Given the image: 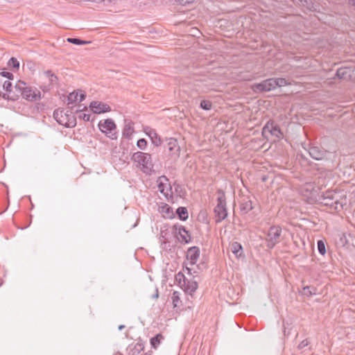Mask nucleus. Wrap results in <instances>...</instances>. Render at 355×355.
<instances>
[{
	"mask_svg": "<svg viewBox=\"0 0 355 355\" xmlns=\"http://www.w3.org/2000/svg\"><path fill=\"white\" fill-rule=\"evenodd\" d=\"M15 93L9 96L10 101H16L19 96L29 101H36L40 98V91L33 89L21 80H19L15 85Z\"/></svg>",
	"mask_w": 355,
	"mask_h": 355,
	"instance_id": "obj_1",
	"label": "nucleus"
},
{
	"mask_svg": "<svg viewBox=\"0 0 355 355\" xmlns=\"http://www.w3.org/2000/svg\"><path fill=\"white\" fill-rule=\"evenodd\" d=\"M341 196L333 190H327L318 195V202L320 205L326 206L331 211H339L343 209V203L340 202Z\"/></svg>",
	"mask_w": 355,
	"mask_h": 355,
	"instance_id": "obj_2",
	"label": "nucleus"
},
{
	"mask_svg": "<svg viewBox=\"0 0 355 355\" xmlns=\"http://www.w3.org/2000/svg\"><path fill=\"white\" fill-rule=\"evenodd\" d=\"M217 205L214 208L215 220L218 223L225 220L227 216V211L226 208V198L225 192L219 189L216 192Z\"/></svg>",
	"mask_w": 355,
	"mask_h": 355,
	"instance_id": "obj_3",
	"label": "nucleus"
},
{
	"mask_svg": "<svg viewBox=\"0 0 355 355\" xmlns=\"http://www.w3.org/2000/svg\"><path fill=\"white\" fill-rule=\"evenodd\" d=\"M132 159L141 167L144 173L151 171L153 168L151 155L149 153L138 151L132 155Z\"/></svg>",
	"mask_w": 355,
	"mask_h": 355,
	"instance_id": "obj_4",
	"label": "nucleus"
},
{
	"mask_svg": "<svg viewBox=\"0 0 355 355\" xmlns=\"http://www.w3.org/2000/svg\"><path fill=\"white\" fill-rule=\"evenodd\" d=\"M282 228L278 225L271 226L267 233L266 246L272 249L276 244L281 241Z\"/></svg>",
	"mask_w": 355,
	"mask_h": 355,
	"instance_id": "obj_5",
	"label": "nucleus"
},
{
	"mask_svg": "<svg viewBox=\"0 0 355 355\" xmlns=\"http://www.w3.org/2000/svg\"><path fill=\"white\" fill-rule=\"evenodd\" d=\"M99 130L105 133L110 139H116L117 132H116V125L112 119H107L103 121H101L98 125Z\"/></svg>",
	"mask_w": 355,
	"mask_h": 355,
	"instance_id": "obj_6",
	"label": "nucleus"
},
{
	"mask_svg": "<svg viewBox=\"0 0 355 355\" xmlns=\"http://www.w3.org/2000/svg\"><path fill=\"white\" fill-rule=\"evenodd\" d=\"M275 78H268L259 83H254L250 88L254 93L267 92L275 89Z\"/></svg>",
	"mask_w": 355,
	"mask_h": 355,
	"instance_id": "obj_7",
	"label": "nucleus"
},
{
	"mask_svg": "<svg viewBox=\"0 0 355 355\" xmlns=\"http://www.w3.org/2000/svg\"><path fill=\"white\" fill-rule=\"evenodd\" d=\"M173 234L178 237L182 243H189L191 240L189 232L184 226L179 224L173 226Z\"/></svg>",
	"mask_w": 355,
	"mask_h": 355,
	"instance_id": "obj_8",
	"label": "nucleus"
},
{
	"mask_svg": "<svg viewBox=\"0 0 355 355\" xmlns=\"http://www.w3.org/2000/svg\"><path fill=\"white\" fill-rule=\"evenodd\" d=\"M267 133H269L278 139L283 137V133L279 126L274 121H268L264 125L262 130V134L265 136Z\"/></svg>",
	"mask_w": 355,
	"mask_h": 355,
	"instance_id": "obj_9",
	"label": "nucleus"
},
{
	"mask_svg": "<svg viewBox=\"0 0 355 355\" xmlns=\"http://www.w3.org/2000/svg\"><path fill=\"white\" fill-rule=\"evenodd\" d=\"M69 111L67 112H64L63 110L57 109L53 112V118L55 121L60 125H64L66 127H74L76 125V119H73L71 122H67L64 121L65 117H68L69 114H68Z\"/></svg>",
	"mask_w": 355,
	"mask_h": 355,
	"instance_id": "obj_10",
	"label": "nucleus"
},
{
	"mask_svg": "<svg viewBox=\"0 0 355 355\" xmlns=\"http://www.w3.org/2000/svg\"><path fill=\"white\" fill-rule=\"evenodd\" d=\"M89 108L95 114H101L111 111L109 105L99 101H92L89 105Z\"/></svg>",
	"mask_w": 355,
	"mask_h": 355,
	"instance_id": "obj_11",
	"label": "nucleus"
},
{
	"mask_svg": "<svg viewBox=\"0 0 355 355\" xmlns=\"http://www.w3.org/2000/svg\"><path fill=\"white\" fill-rule=\"evenodd\" d=\"M200 248L197 246H193L188 249L187 252V259L190 261L191 265L196 264L200 257Z\"/></svg>",
	"mask_w": 355,
	"mask_h": 355,
	"instance_id": "obj_12",
	"label": "nucleus"
},
{
	"mask_svg": "<svg viewBox=\"0 0 355 355\" xmlns=\"http://www.w3.org/2000/svg\"><path fill=\"white\" fill-rule=\"evenodd\" d=\"M145 132L150 137L152 143L155 146L157 147L162 144V139L154 129L147 127L145 128Z\"/></svg>",
	"mask_w": 355,
	"mask_h": 355,
	"instance_id": "obj_13",
	"label": "nucleus"
},
{
	"mask_svg": "<svg viewBox=\"0 0 355 355\" xmlns=\"http://www.w3.org/2000/svg\"><path fill=\"white\" fill-rule=\"evenodd\" d=\"M158 211L166 218H173L175 217L173 209L168 204L162 202L159 206Z\"/></svg>",
	"mask_w": 355,
	"mask_h": 355,
	"instance_id": "obj_14",
	"label": "nucleus"
},
{
	"mask_svg": "<svg viewBox=\"0 0 355 355\" xmlns=\"http://www.w3.org/2000/svg\"><path fill=\"white\" fill-rule=\"evenodd\" d=\"M253 209L252 202L249 196H244L240 202V209L243 214H248Z\"/></svg>",
	"mask_w": 355,
	"mask_h": 355,
	"instance_id": "obj_15",
	"label": "nucleus"
},
{
	"mask_svg": "<svg viewBox=\"0 0 355 355\" xmlns=\"http://www.w3.org/2000/svg\"><path fill=\"white\" fill-rule=\"evenodd\" d=\"M167 146L168 151L171 153V155H175L176 156H179L180 148L178 145V140L174 138H170L168 139Z\"/></svg>",
	"mask_w": 355,
	"mask_h": 355,
	"instance_id": "obj_16",
	"label": "nucleus"
},
{
	"mask_svg": "<svg viewBox=\"0 0 355 355\" xmlns=\"http://www.w3.org/2000/svg\"><path fill=\"white\" fill-rule=\"evenodd\" d=\"M310 156L317 160L322 159L324 155V153L318 146H313L309 148Z\"/></svg>",
	"mask_w": 355,
	"mask_h": 355,
	"instance_id": "obj_17",
	"label": "nucleus"
},
{
	"mask_svg": "<svg viewBox=\"0 0 355 355\" xmlns=\"http://www.w3.org/2000/svg\"><path fill=\"white\" fill-rule=\"evenodd\" d=\"M2 84L3 89L6 92V93L3 95V98L10 100L9 96L12 95V94H15V87H12V84L9 80H5Z\"/></svg>",
	"mask_w": 355,
	"mask_h": 355,
	"instance_id": "obj_18",
	"label": "nucleus"
},
{
	"mask_svg": "<svg viewBox=\"0 0 355 355\" xmlns=\"http://www.w3.org/2000/svg\"><path fill=\"white\" fill-rule=\"evenodd\" d=\"M295 2V0H292ZM300 2V5L310 11H316L318 8V5L315 4L313 0H298Z\"/></svg>",
	"mask_w": 355,
	"mask_h": 355,
	"instance_id": "obj_19",
	"label": "nucleus"
},
{
	"mask_svg": "<svg viewBox=\"0 0 355 355\" xmlns=\"http://www.w3.org/2000/svg\"><path fill=\"white\" fill-rule=\"evenodd\" d=\"M182 288L186 293L191 295L197 290L198 283L196 281H189L187 279V282Z\"/></svg>",
	"mask_w": 355,
	"mask_h": 355,
	"instance_id": "obj_20",
	"label": "nucleus"
},
{
	"mask_svg": "<svg viewBox=\"0 0 355 355\" xmlns=\"http://www.w3.org/2000/svg\"><path fill=\"white\" fill-rule=\"evenodd\" d=\"M133 132H134V128H133V126H132L131 122L129 121L127 123L125 121V123L123 127V132H122L123 137L130 139V137L132 136V135L133 134Z\"/></svg>",
	"mask_w": 355,
	"mask_h": 355,
	"instance_id": "obj_21",
	"label": "nucleus"
},
{
	"mask_svg": "<svg viewBox=\"0 0 355 355\" xmlns=\"http://www.w3.org/2000/svg\"><path fill=\"white\" fill-rule=\"evenodd\" d=\"M336 76L340 79H347L351 76L350 70L346 67L339 68L336 71Z\"/></svg>",
	"mask_w": 355,
	"mask_h": 355,
	"instance_id": "obj_22",
	"label": "nucleus"
},
{
	"mask_svg": "<svg viewBox=\"0 0 355 355\" xmlns=\"http://www.w3.org/2000/svg\"><path fill=\"white\" fill-rule=\"evenodd\" d=\"M176 214L180 220L185 221L189 218L188 210L185 207H180L176 210Z\"/></svg>",
	"mask_w": 355,
	"mask_h": 355,
	"instance_id": "obj_23",
	"label": "nucleus"
},
{
	"mask_svg": "<svg viewBox=\"0 0 355 355\" xmlns=\"http://www.w3.org/2000/svg\"><path fill=\"white\" fill-rule=\"evenodd\" d=\"M231 250L236 257H241L243 254V248L239 242H234L231 245Z\"/></svg>",
	"mask_w": 355,
	"mask_h": 355,
	"instance_id": "obj_24",
	"label": "nucleus"
},
{
	"mask_svg": "<svg viewBox=\"0 0 355 355\" xmlns=\"http://www.w3.org/2000/svg\"><path fill=\"white\" fill-rule=\"evenodd\" d=\"M164 339V336L161 334H158L150 339V345L153 348L157 349L161 341Z\"/></svg>",
	"mask_w": 355,
	"mask_h": 355,
	"instance_id": "obj_25",
	"label": "nucleus"
},
{
	"mask_svg": "<svg viewBox=\"0 0 355 355\" xmlns=\"http://www.w3.org/2000/svg\"><path fill=\"white\" fill-rule=\"evenodd\" d=\"M173 307H178L181 304L180 293L178 291H174L171 296Z\"/></svg>",
	"mask_w": 355,
	"mask_h": 355,
	"instance_id": "obj_26",
	"label": "nucleus"
},
{
	"mask_svg": "<svg viewBox=\"0 0 355 355\" xmlns=\"http://www.w3.org/2000/svg\"><path fill=\"white\" fill-rule=\"evenodd\" d=\"M163 180L167 182L168 181V179L165 175L160 176L158 179V189L160 191V193H163L166 196V194L164 193L165 184L163 182Z\"/></svg>",
	"mask_w": 355,
	"mask_h": 355,
	"instance_id": "obj_27",
	"label": "nucleus"
},
{
	"mask_svg": "<svg viewBox=\"0 0 355 355\" xmlns=\"http://www.w3.org/2000/svg\"><path fill=\"white\" fill-rule=\"evenodd\" d=\"M175 279L181 288H183V286L185 285L187 282V279L184 275L181 272H179L175 275Z\"/></svg>",
	"mask_w": 355,
	"mask_h": 355,
	"instance_id": "obj_28",
	"label": "nucleus"
},
{
	"mask_svg": "<svg viewBox=\"0 0 355 355\" xmlns=\"http://www.w3.org/2000/svg\"><path fill=\"white\" fill-rule=\"evenodd\" d=\"M290 85V83L285 78H275V83H274L275 89L277 88V87H282L284 85Z\"/></svg>",
	"mask_w": 355,
	"mask_h": 355,
	"instance_id": "obj_29",
	"label": "nucleus"
},
{
	"mask_svg": "<svg viewBox=\"0 0 355 355\" xmlns=\"http://www.w3.org/2000/svg\"><path fill=\"white\" fill-rule=\"evenodd\" d=\"M67 41L69 43L76 44V45H83V44L90 43V42H87L85 40H82L79 38H73V37H69L67 39Z\"/></svg>",
	"mask_w": 355,
	"mask_h": 355,
	"instance_id": "obj_30",
	"label": "nucleus"
},
{
	"mask_svg": "<svg viewBox=\"0 0 355 355\" xmlns=\"http://www.w3.org/2000/svg\"><path fill=\"white\" fill-rule=\"evenodd\" d=\"M304 295L311 296L316 294V288L314 286H306L303 288Z\"/></svg>",
	"mask_w": 355,
	"mask_h": 355,
	"instance_id": "obj_31",
	"label": "nucleus"
},
{
	"mask_svg": "<svg viewBox=\"0 0 355 355\" xmlns=\"http://www.w3.org/2000/svg\"><path fill=\"white\" fill-rule=\"evenodd\" d=\"M8 65L10 68L18 70L19 68V62L17 60V58L12 57L8 62Z\"/></svg>",
	"mask_w": 355,
	"mask_h": 355,
	"instance_id": "obj_32",
	"label": "nucleus"
},
{
	"mask_svg": "<svg viewBox=\"0 0 355 355\" xmlns=\"http://www.w3.org/2000/svg\"><path fill=\"white\" fill-rule=\"evenodd\" d=\"M68 105L73 104L78 101V94L76 92H71L68 95L67 97Z\"/></svg>",
	"mask_w": 355,
	"mask_h": 355,
	"instance_id": "obj_33",
	"label": "nucleus"
},
{
	"mask_svg": "<svg viewBox=\"0 0 355 355\" xmlns=\"http://www.w3.org/2000/svg\"><path fill=\"white\" fill-rule=\"evenodd\" d=\"M200 107L204 110H210L212 107V103L210 101L202 100L200 102Z\"/></svg>",
	"mask_w": 355,
	"mask_h": 355,
	"instance_id": "obj_34",
	"label": "nucleus"
},
{
	"mask_svg": "<svg viewBox=\"0 0 355 355\" xmlns=\"http://www.w3.org/2000/svg\"><path fill=\"white\" fill-rule=\"evenodd\" d=\"M144 348V345L141 343H137L135 345L133 349H132V355H136L137 354H139L141 350H143Z\"/></svg>",
	"mask_w": 355,
	"mask_h": 355,
	"instance_id": "obj_35",
	"label": "nucleus"
},
{
	"mask_svg": "<svg viewBox=\"0 0 355 355\" xmlns=\"http://www.w3.org/2000/svg\"><path fill=\"white\" fill-rule=\"evenodd\" d=\"M318 252L322 255H324L326 253L325 244L322 240L318 241Z\"/></svg>",
	"mask_w": 355,
	"mask_h": 355,
	"instance_id": "obj_36",
	"label": "nucleus"
},
{
	"mask_svg": "<svg viewBox=\"0 0 355 355\" xmlns=\"http://www.w3.org/2000/svg\"><path fill=\"white\" fill-rule=\"evenodd\" d=\"M45 73L49 78V81L51 84H55L57 82L58 77L51 71L48 70Z\"/></svg>",
	"mask_w": 355,
	"mask_h": 355,
	"instance_id": "obj_37",
	"label": "nucleus"
},
{
	"mask_svg": "<svg viewBox=\"0 0 355 355\" xmlns=\"http://www.w3.org/2000/svg\"><path fill=\"white\" fill-rule=\"evenodd\" d=\"M137 146L141 150H145L147 147V141L145 139H139L137 142Z\"/></svg>",
	"mask_w": 355,
	"mask_h": 355,
	"instance_id": "obj_38",
	"label": "nucleus"
},
{
	"mask_svg": "<svg viewBox=\"0 0 355 355\" xmlns=\"http://www.w3.org/2000/svg\"><path fill=\"white\" fill-rule=\"evenodd\" d=\"M0 77L1 78L4 77V78H8L9 80H12V79H13L14 76L10 72H8V71H1L0 73Z\"/></svg>",
	"mask_w": 355,
	"mask_h": 355,
	"instance_id": "obj_39",
	"label": "nucleus"
},
{
	"mask_svg": "<svg viewBox=\"0 0 355 355\" xmlns=\"http://www.w3.org/2000/svg\"><path fill=\"white\" fill-rule=\"evenodd\" d=\"M309 344V341L308 340V339H304L298 345L297 347L299 349H302L305 347L308 346Z\"/></svg>",
	"mask_w": 355,
	"mask_h": 355,
	"instance_id": "obj_40",
	"label": "nucleus"
},
{
	"mask_svg": "<svg viewBox=\"0 0 355 355\" xmlns=\"http://www.w3.org/2000/svg\"><path fill=\"white\" fill-rule=\"evenodd\" d=\"M180 5L187 6L194 2V0H176Z\"/></svg>",
	"mask_w": 355,
	"mask_h": 355,
	"instance_id": "obj_41",
	"label": "nucleus"
},
{
	"mask_svg": "<svg viewBox=\"0 0 355 355\" xmlns=\"http://www.w3.org/2000/svg\"><path fill=\"white\" fill-rule=\"evenodd\" d=\"M90 115L89 114H85V113H83V114H80L79 115V118L80 119H83L85 121H90Z\"/></svg>",
	"mask_w": 355,
	"mask_h": 355,
	"instance_id": "obj_42",
	"label": "nucleus"
},
{
	"mask_svg": "<svg viewBox=\"0 0 355 355\" xmlns=\"http://www.w3.org/2000/svg\"><path fill=\"white\" fill-rule=\"evenodd\" d=\"M86 98V94L85 93L78 95V102L83 101Z\"/></svg>",
	"mask_w": 355,
	"mask_h": 355,
	"instance_id": "obj_43",
	"label": "nucleus"
},
{
	"mask_svg": "<svg viewBox=\"0 0 355 355\" xmlns=\"http://www.w3.org/2000/svg\"><path fill=\"white\" fill-rule=\"evenodd\" d=\"M81 106L82 105H78V109L76 111V112H80L83 110H87V107L84 106V107L82 109Z\"/></svg>",
	"mask_w": 355,
	"mask_h": 355,
	"instance_id": "obj_44",
	"label": "nucleus"
},
{
	"mask_svg": "<svg viewBox=\"0 0 355 355\" xmlns=\"http://www.w3.org/2000/svg\"><path fill=\"white\" fill-rule=\"evenodd\" d=\"M348 3L350 6L355 7V0H349Z\"/></svg>",
	"mask_w": 355,
	"mask_h": 355,
	"instance_id": "obj_45",
	"label": "nucleus"
},
{
	"mask_svg": "<svg viewBox=\"0 0 355 355\" xmlns=\"http://www.w3.org/2000/svg\"><path fill=\"white\" fill-rule=\"evenodd\" d=\"M158 297H159L158 290H157V289H156V293H155V294H154V295H153V297H154V298H158Z\"/></svg>",
	"mask_w": 355,
	"mask_h": 355,
	"instance_id": "obj_46",
	"label": "nucleus"
},
{
	"mask_svg": "<svg viewBox=\"0 0 355 355\" xmlns=\"http://www.w3.org/2000/svg\"><path fill=\"white\" fill-rule=\"evenodd\" d=\"M124 328H125V325H123V324H121V325H119V326L118 329H119V331H121V330H122V329H123Z\"/></svg>",
	"mask_w": 355,
	"mask_h": 355,
	"instance_id": "obj_47",
	"label": "nucleus"
},
{
	"mask_svg": "<svg viewBox=\"0 0 355 355\" xmlns=\"http://www.w3.org/2000/svg\"><path fill=\"white\" fill-rule=\"evenodd\" d=\"M113 0H105V2H107V3H112Z\"/></svg>",
	"mask_w": 355,
	"mask_h": 355,
	"instance_id": "obj_48",
	"label": "nucleus"
},
{
	"mask_svg": "<svg viewBox=\"0 0 355 355\" xmlns=\"http://www.w3.org/2000/svg\"><path fill=\"white\" fill-rule=\"evenodd\" d=\"M3 83L2 78L0 77V85Z\"/></svg>",
	"mask_w": 355,
	"mask_h": 355,
	"instance_id": "obj_49",
	"label": "nucleus"
},
{
	"mask_svg": "<svg viewBox=\"0 0 355 355\" xmlns=\"http://www.w3.org/2000/svg\"><path fill=\"white\" fill-rule=\"evenodd\" d=\"M161 234H162V237L165 236L164 235H163V234H164V231L163 230H162Z\"/></svg>",
	"mask_w": 355,
	"mask_h": 355,
	"instance_id": "obj_50",
	"label": "nucleus"
},
{
	"mask_svg": "<svg viewBox=\"0 0 355 355\" xmlns=\"http://www.w3.org/2000/svg\"><path fill=\"white\" fill-rule=\"evenodd\" d=\"M252 78H246L245 80H252Z\"/></svg>",
	"mask_w": 355,
	"mask_h": 355,
	"instance_id": "obj_51",
	"label": "nucleus"
},
{
	"mask_svg": "<svg viewBox=\"0 0 355 355\" xmlns=\"http://www.w3.org/2000/svg\"><path fill=\"white\" fill-rule=\"evenodd\" d=\"M72 110V107L71 108ZM72 113V110H70V114Z\"/></svg>",
	"mask_w": 355,
	"mask_h": 355,
	"instance_id": "obj_52",
	"label": "nucleus"
},
{
	"mask_svg": "<svg viewBox=\"0 0 355 355\" xmlns=\"http://www.w3.org/2000/svg\"><path fill=\"white\" fill-rule=\"evenodd\" d=\"M8 1H10V0H8Z\"/></svg>",
	"mask_w": 355,
	"mask_h": 355,
	"instance_id": "obj_53",
	"label": "nucleus"
}]
</instances>
